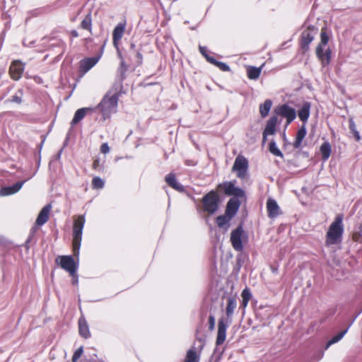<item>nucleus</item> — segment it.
<instances>
[{"label":"nucleus","instance_id":"obj_35","mask_svg":"<svg viewBox=\"0 0 362 362\" xmlns=\"http://www.w3.org/2000/svg\"><path fill=\"white\" fill-rule=\"evenodd\" d=\"M105 182L100 177L95 176L92 179L91 187L93 189H100L103 188Z\"/></svg>","mask_w":362,"mask_h":362},{"label":"nucleus","instance_id":"obj_4","mask_svg":"<svg viewBox=\"0 0 362 362\" xmlns=\"http://www.w3.org/2000/svg\"><path fill=\"white\" fill-rule=\"evenodd\" d=\"M119 100L118 93L110 95L107 93L102 99L100 103L94 107V110L98 109L102 115L103 119L106 120L110 117V115L117 108Z\"/></svg>","mask_w":362,"mask_h":362},{"label":"nucleus","instance_id":"obj_26","mask_svg":"<svg viewBox=\"0 0 362 362\" xmlns=\"http://www.w3.org/2000/svg\"><path fill=\"white\" fill-rule=\"evenodd\" d=\"M93 18H92V14L91 12H89L88 14L86 15L84 18L82 20V21L80 23V28L83 30H86L88 31L90 34L93 33Z\"/></svg>","mask_w":362,"mask_h":362},{"label":"nucleus","instance_id":"obj_38","mask_svg":"<svg viewBox=\"0 0 362 362\" xmlns=\"http://www.w3.org/2000/svg\"><path fill=\"white\" fill-rule=\"evenodd\" d=\"M352 240L354 242H362V223L358 226L357 230L353 233Z\"/></svg>","mask_w":362,"mask_h":362},{"label":"nucleus","instance_id":"obj_51","mask_svg":"<svg viewBox=\"0 0 362 362\" xmlns=\"http://www.w3.org/2000/svg\"><path fill=\"white\" fill-rule=\"evenodd\" d=\"M134 47H135V45H134V44H132V45H131V47H132V48H134Z\"/></svg>","mask_w":362,"mask_h":362},{"label":"nucleus","instance_id":"obj_18","mask_svg":"<svg viewBox=\"0 0 362 362\" xmlns=\"http://www.w3.org/2000/svg\"><path fill=\"white\" fill-rule=\"evenodd\" d=\"M99 57H94L90 58H85L80 62L79 69L80 71L83 74L88 72L93 68L98 62Z\"/></svg>","mask_w":362,"mask_h":362},{"label":"nucleus","instance_id":"obj_25","mask_svg":"<svg viewBox=\"0 0 362 362\" xmlns=\"http://www.w3.org/2000/svg\"><path fill=\"white\" fill-rule=\"evenodd\" d=\"M165 182L170 187L175 190L179 192H182L184 190L183 186L178 184L175 175L173 173H170L165 177Z\"/></svg>","mask_w":362,"mask_h":362},{"label":"nucleus","instance_id":"obj_17","mask_svg":"<svg viewBox=\"0 0 362 362\" xmlns=\"http://www.w3.org/2000/svg\"><path fill=\"white\" fill-rule=\"evenodd\" d=\"M78 333L79 335L84 338L88 339L90 337L91 334L89 329L88 324L83 315H81L78 321Z\"/></svg>","mask_w":362,"mask_h":362},{"label":"nucleus","instance_id":"obj_39","mask_svg":"<svg viewBox=\"0 0 362 362\" xmlns=\"http://www.w3.org/2000/svg\"><path fill=\"white\" fill-rule=\"evenodd\" d=\"M92 169L94 170H97L99 172H103L104 170V167L100 163V159L98 156H96L93 158L92 163Z\"/></svg>","mask_w":362,"mask_h":362},{"label":"nucleus","instance_id":"obj_32","mask_svg":"<svg viewBox=\"0 0 362 362\" xmlns=\"http://www.w3.org/2000/svg\"><path fill=\"white\" fill-rule=\"evenodd\" d=\"M331 146L328 142H324L320 146V153L322 154V158L324 160H327L331 154Z\"/></svg>","mask_w":362,"mask_h":362},{"label":"nucleus","instance_id":"obj_47","mask_svg":"<svg viewBox=\"0 0 362 362\" xmlns=\"http://www.w3.org/2000/svg\"><path fill=\"white\" fill-rule=\"evenodd\" d=\"M70 35L72 37H78L79 36L78 33L76 30H71Z\"/></svg>","mask_w":362,"mask_h":362},{"label":"nucleus","instance_id":"obj_1","mask_svg":"<svg viewBox=\"0 0 362 362\" xmlns=\"http://www.w3.org/2000/svg\"><path fill=\"white\" fill-rule=\"evenodd\" d=\"M220 194L233 196L236 197H245V191L235 186V181H225L216 185L215 189L206 193L200 200V210L208 215L215 214L221 202Z\"/></svg>","mask_w":362,"mask_h":362},{"label":"nucleus","instance_id":"obj_7","mask_svg":"<svg viewBox=\"0 0 362 362\" xmlns=\"http://www.w3.org/2000/svg\"><path fill=\"white\" fill-rule=\"evenodd\" d=\"M317 34V28L315 26H308L301 33L299 39V45L303 53L310 49V44L313 42Z\"/></svg>","mask_w":362,"mask_h":362},{"label":"nucleus","instance_id":"obj_28","mask_svg":"<svg viewBox=\"0 0 362 362\" xmlns=\"http://www.w3.org/2000/svg\"><path fill=\"white\" fill-rule=\"evenodd\" d=\"M306 135V129L304 125H303L297 132L296 139L293 142V147L295 148H299L301 146L302 141Z\"/></svg>","mask_w":362,"mask_h":362},{"label":"nucleus","instance_id":"obj_3","mask_svg":"<svg viewBox=\"0 0 362 362\" xmlns=\"http://www.w3.org/2000/svg\"><path fill=\"white\" fill-rule=\"evenodd\" d=\"M329 40V37L327 33V27H323L322 28L320 32V42L317 45L315 49L316 56L320 62L322 67L328 66L331 62V49L329 47L325 49V47L327 45Z\"/></svg>","mask_w":362,"mask_h":362},{"label":"nucleus","instance_id":"obj_27","mask_svg":"<svg viewBox=\"0 0 362 362\" xmlns=\"http://www.w3.org/2000/svg\"><path fill=\"white\" fill-rule=\"evenodd\" d=\"M262 66L256 67L252 66H248L246 68L247 76L250 80H257L259 78Z\"/></svg>","mask_w":362,"mask_h":362},{"label":"nucleus","instance_id":"obj_36","mask_svg":"<svg viewBox=\"0 0 362 362\" xmlns=\"http://www.w3.org/2000/svg\"><path fill=\"white\" fill-rule=\"evenodd\" d=\"M347 329L342 330L339 333H338L337 335L334 336L330 340H329L326 344V349H327L329 346H330L332 344L338 342L339 340H341L344 334L346 333Z\"/></svg>","mask_w":362,"mask_h":362},{"label":"nucleus","instance_id":"obj_21","mask_svg":"<svg viewBox=\"0 0 362 362\" xmlns=\"http://www.w3.org/2000/svg\"><path fill=\"white\" fill-rule=\"evenodd\" d=\"M94 111V108L92 107H83L77 110L74 114V116L71 122V125H75L82 120L88 113H90Z\"/></svg>","mask_w":362,"mask_h":362},{"label":"nucleus","instance_id":"obj_44","mask_svg":"<svg viewBox=\"0 0 362 362\" xmlns=\"http://www.w3.org/2000/svg\"><path fill=\"white\" fill-rule=\"evenodd\" d=\"M100 151L103 154H107L110 152V148L107 144V143H103L101 144L100 147Z\"/></svg>","mask_w":362,"mask_h":362},{"label":"nucleus","instance_id":"obj_23","mask_svg":"<svg viewBox=\"0 0 362 362\" xmlns=\"http://www.w3.org/2000/svg\"><path fill=\"white\" fill-rule=\"evenodd\" d=\"M237 307V300L235 296L228 297L227 299V305L226 308V314L228 320L230 321L233 317L234 311Z\"/></svg>","mask_w":362,"mask_h":362},{"label":"nucleus","instance_id":"obj_45","mask_svg":"<svg viewBox=\"0 0 362 362\" xmlns=\"http://www.w3.org/2000/svg\"><path fill=\"white\" fill-rule=\"evenodd\" d=\"M215 327V317L214 315H210L209 317V329L210 331H213Z\"/></svg>","mask_w":362,"mask_h":362},{"label":"nucleus","instance_id":"obj_29","mask_svg":"<svg viewBox=\"0 0 362 362\" xmlns=\"http://www.w3.org/2000/svg\"><path fill=\"white\" fill-rule=\"evenodd\" d=\"M119 56L121 59L119 66L118 68V73L119 75L120 81H124L126 78V73L128 71L129 66L124 62L120 52L119 51Z\"/></svg>","mask_w":362,"mask_h":362},{"label":"nucleus","instance_id":"obj_33","mask_svg":"<svg viewBox=\"0 0 362 362\" xmlns=\"http://www.w3.org/2000/svg\"><path fill=\"white\" fill-rule=\"evenodd\" d=\"M349 128L350 132L352 134L355 140L356 141H360L361 139V137L360 136L358 131L356 129V125L353 118H349Z\"/></svg>","mask_w":362,"mask_h":362},{"label":"nucleus","instance_id":"obj_13","mask_svg":"<svg viewBox=\"0 0 362 362\" xmlns=\"http://www.w3.org/2000/svg\"><path fill=\"white\" fill-rule=\"evenodd\" d=\"M228 327V320L221 318L218 322V331L216 339V345H222L226 339V329Z\"/></svg>","mask_w":362,"mask_h":362},{"label":"nucleus","instance_id":"obj_30","mask_svg":"<svg viewBox=\"0 0 362 362\" xmlns=\"http://www.w3.org/2000/svg\"><path fill=\"white\" fill-rule=\"evenodd\" d=\"M272 105V102L269 99L266 100L264 102V103H262L259 105V113H260L262 117L264 118L269 115V112L270 111Z\"/></svg>","mask_w":362,"mask_h":362},{"label":"nucleus","instance_id":"obj_8","mask_svg":"<svg viewBox=\"0 0 362 362\" xmlns=\"http://www.w3.org/2000/svg\"><path fill=\"white\" fill-rule=\"evenodd\" d=\"M247 238V236L242 225L238 226L230 233V243L234 250L241 252L243 250V240H246Z\"/></svg>","mask_w":362,"mask_h":362},{"label":"nucleus","instance_id":"obj_12","mask_svg":"<svg viewBox=\"0 0 362 362\" xmlns=\"http://www.w3.org/2000/svg\"><path fill=\"white\" fill-rule=\"evenodd\" d=\"M25 69V64L20 60H14L11 62L8 74L14 81H18L23 76Z\"/></svg>","mask_w":362,"mask_h":362},{"label":"nucleus","instance_id":"obj_41","mask_svg":"<svg viewBox=\"0 0 362 362\" xmlns=\"http://www.w3.org/2000/svg\"><path fill=\"white\" fill-rule=\"evenodd\" d=\"M18 93H20V95L16 94L11 97V98L10 99L11 102L16 103L17 104H20L22 102L21 97L23 95V92L21 90H19Z\"/></svg>","mask_w":362,"mask_h":362},{"label":"nucleus","instance_id":"obj_34","mask_svg":"<svg viewBox=\"0 0 362 362\" xmlns=\"http://www.w3.org/2000/svg\"><path fill=\"white\" fill-rule=\"evenodd\" d=\"M208 62L217 66L220 70L223 71H230V67L226 63L217 61L215 58H208Z\"/></svg>","mask_w":362,"mask_h":362},{"label":"nucleus","instance_id":"obj_48","mask_svg":"<svg viewBox=\"0 0 362 362\" xmlns=\"http://www.w3.org/2000/svg\"><path fill=\"white\" fill-rule=\"evenodd\" d=\"M269 134H264V132L262 133V144H264L267 140V136Z\"/></svg>","mask_w":362,"mask_h":362},{"label":"nucleus","instance_id":"obj_20","mask_svg":"<svg viewBox=\"0 0 362 362\" xmlns=\"http://www.w3.org/2000/svg\"><path fill=\"white\" fill-rule=\"evenodd\" d=\"M25 180L21 181V182H18L15 183L12 186L1 187L0 189V195L1 196H8V195H11V194L16 193L21 189V187L23 185V184L25 183Z\"/></svg>","mask_w":362,"mask_h":362},{"label":"nucleus","instance_id":"obj_42","mask_svg":"<svg viewBox=\"0 0 362 362\" xmlns=\"http://www.w3.org/2000/svg\"><path fill=\"white\" fill-rule=\"evenodd\" d=\"M241 296H242L243 300H245V301L246 300L250 301V300L252 297V295H251V293L249 291V289L245 288L241 293Z\"/></svg>","mask_w":362,"mask_h":362},{"label":"nucleus","instance_id":"obj_6","mask_svg":"<svg viewBox=\"0 0 362 362\" xmlns=\"http://www.w3.org/2000/svg\"><path fill=\"white\" fill-rule=\"evenodd\" d=\"M55 263L62 269L69 272V275L73 278V284L78 281V277L76 276L77 265L72 256H58L55 259Z\"/></svg>","mask_w":362,"mask_h":362},{"label":"nucleus","instance_id":"obj_14","mask_svg":"<svg viewBox=\"0 0 362 362\" xmlns=\"http://www.w3.org/2000/svg\"><path fill=\"white\" fill-rule=\"evenodd\" d=\"M239 198L233 197L226 204L225 213L232 218L235 216L240 206L241 202L239 200Z\"/></svg>","mask_w":362,"mask_h":362},{"label":"nucleus","instance_id":"obj_19","mask_svg":"<svg viewBox=\"0 0 362 362\" xmlns=\"http://www.w3.org/2000/svg\"><path fill=\"white\" fill-rule=\"evenodd\" d=\"M267 211L268 216L271 218L276 217L280 214V208L273 199H268L267 202Z\"/></svg>","mask_w":362,"mask_h":362},{"label":"nucleus","instance_id":"obj_31","mask_svg":"<svg viewBox=\"0 0 362 362\" xmlns=\"http://www.w3.org/2000/svg\"><path fill=\"white\" fill-rule=\"evenodd\" d=\"M232 218L227 215L226 213L223 215L218 216L216 218V223L219 228H223L228 225L231 221Z\"/></svg>","mask_w":362,"mask_h":362},{"label":"nucleus","instance_id":"obj_16","mask_svg":"<svg viewBox=\"0 0 362 362\" xmlns=\"http://www.w3.org/2000/svg\"><path fill=\"white\" fill-rule=\"evenodd\" d=\"M52 210V205L48 204L45 205L40 211L36 221L35 224L38 226H41L46 223L49 218V214Z\"/></svg>","mask_w":362,"mask_h":362},{"label":"nucleus","instance_id":"obj_43","mask_svg":"<svg viewBox=\"0 0 362 362\" xmlns=\"http://www.w3.org/2000/svg\"><path fill=\"white\" fill-rule=\"evenodd\" d=\"M199 50L200 53L206 58L207 62H208V58H213V57H211L207 54L208 50L206 47L199 46Z\"/></svg>","mask_w":362,"mask_h":362},{"label":"nucleus","instance_id":"obj_50","mask_svg":"<svg viewBox=\"0 0 362 362\" xmlns=\"http://www.w3.org/2000/svg\"><path fill=\"white\" fill-rule=\"evenodd\" d=\"M248 302H249L248 300H246V301H245V300H242V306H243V307H244V308H245V307L247 305Z\"/></svg>","mask_w":362,"mask_h":362},{"label":"nucleus","instance_id":"obj_2","mask_svg":"<svg viewBox=\"0 0 362 362\" xmlns=\"http://www.w3.org/2000/svg\"><path fill=\"white\" fill-rule=\"evenodd\" d=\"M343 215H337L330 224L325 236L327 246L337 245L341 242L344 233Z\"/></svg>","mask_w":362,"mask_h":362},{"label":"nucleus","instance_id":"obj_49","mask_svg":"<svg viewBox=\"0 0 362 362\" xmlns=\"http://www.w3.org/2000/svg\"><path fill=\"white\" fill-rule=\"evenodd\" d=\"M270 269L274 274H276L278 272V268L274 266H271Z\"/></svg>","mask_w":362,"mask_h":362},{"label":"nucleus","instance_id":"obj_46","mask_svg":"<svg viewBox=\"0 0 362 362\" xmlns=\"http://www.w3.org/2000/svg\"><path fill=\"white\" fill-rule=\"evenodd\" d=\"M136 65L137 66H141L142 64V63H143V55H142V54L139 51H137L136 54Z\"/></svg>","mask_w":362,"mask_h":362},{"label":"nucleus","instance_id":"obj_9","mask_svg":"<svg viewBox=\"0 0 362 362\" xmlns=\"http://www.w3.org/2000/svg\"><path fill=\"white\" fill-rule=\"evenodd\" d=\"M248 160L242 155H238L234 161L232 171L236 173V176L240 179H245L247 175Z\"/></svg>","mask_w":362,"mask_h":362},{"label":"nucleus","instance_id":"obj_24","mask_svg":"<svg viewBox=\"0 0 362 362\" xmlns=\"http://www.w3.org/2000/svg\"><path fill=\"white\" fill-rule=\"evenodd\" d=\"M310 107L311 105L309 102H305L298 112L299 119L304 123L307 122L310 117Z\"/></svg>","mask_w":362,"mask_h":362},{"label":"nucleus","instance_id":"obj_40","mask_svg":"<svg viewBox=\"0 0 362 362\" xmlns=\"http://www.w3.org/2000/svg\"><path fill=\"white\" fill-rule=\"evenodd\" d=\"M83 354V347L81 346L77 349L72 356V362H78V360L81 357Z\"/></svg>","mask_w":362,"mask_h":362},{"label":"nucleus","instance_id":"obj_11","mask_svg":"<svg viewBox=\"0 0 362 362\" xmlns=\"http://www.w3.org/2000/svg\"><path fill=\"white\" fill-rule=\"evenodd\" d=\"M127 27L126 21L119 22L112 31V43L114 47L119 51L121 40L123 37Z\"/></svg>","mask_w":362,"mask_h":362},{"label":"nucleus","instance_id":"obj_37","mask_svg":"<svg viewBox=\"0 0 362 362\" xmlns=\"http://www.w3.org/2000/svg\"><path fill=\"white\" fill-rule=\"evenodd\" d=\"M269 151L271 153L276 156L283 158L284 155L282 152L277 148L274 141H271L269 145Z\"/></svg>","mask_w":362,"mask_h":362},{"label":"nucleus","instance_id":"obj_15","mask_svg":"<svg viewBox=\"0 0 362 362\" xmlns=\"http://www.w3.org/2000/svg\"><path fill=\"white\" fill-rule=\"evenodd\" d=\"M197 339L202 343L199 352L195 351L194 348L189 349L187 351L184 362H199L200 353L204 346V341L202 338L197 337Z\"/></svg>","mask_w":362,"mask_h":362},{"label":"nucleus","instance_id":"obj_5","mask_svg":"<svg viewBox=\"0 0 362 362\" xmlns=\"http://www.w3.org/2000/svg\"><path fill=\"white\" fill-rule=\"evenodd\" d=\"M85 224L84 215L76 216L73 225V240L72 250L74 256L77 257L79 255V250L82 240V232Z\"/></svg>","mask_w":362,"mask_h":362},{"label":"nucleus","instance_id":"obj_22","mask_svg":"<svg viewBox=\"0 0 362 362\" xmlns=\"http://www.w3.org/2000/svg\"><path fill=\"white\" fill-rule=\"evenodd\" d=\"M278 124V117L276 115L271 117L267 122L266 127L263 131L264 134L274 135L276 132V125Z\"/></svg>","mask_w":362,"mask_h":362},{"label":"nucleus","instance_id":"obj_10","mask_svg":"<svg viewBox=\"0 0 362 362\" xmlns=\"http://www.w3.org/2000/svg\"><path fill=\"white\" fill-rule=\"evenodd\" d=\"M275 113L286 119V124H290L296 117V113L294 108L284 104L278 106L275 110Z\"/></svg>","mask_w":362,"mask_h":362}]
</instances>
